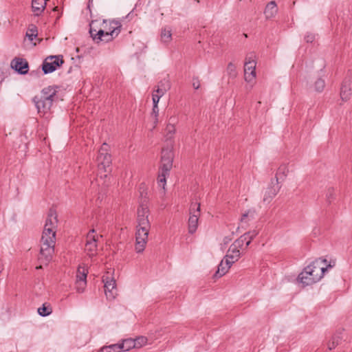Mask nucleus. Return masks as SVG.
<instances>
[{"instance_id": "obj_4", "label": "nucleus", "mask_w": 352, "mask_h": 352, "mask_svg": "<svg viewBox=\"0 0 352 352\" xmlns=\"http://www.w3.org/2000/svg\"><path fill=\"white\" fill-rule=\"evenodd\" d=\"M56 242L50 240V242L41 241L39 261L43 263H48L52 258L54 252V245Z\"/></svg>"}, {"instance_id": "obj_10", "label": "nucleus", "mask_w": 352, "mask_h": 352, "mask_svg": "<svg viewBox=\"0 0 352 352\" xmlns=\"http://www.w3.org/2000/svg\"><path fill=\"white\" fill-rule=\"evenodd\" d=\"M173 152L172 148H163L162 151L160 170L164 173H170L173 167Z\"/></svg>"}, {"instance_id": "obj_41", "label": "nucleus", "mask_w": 352, "mask_h": 352, "mask_svg": "<svg viewBox=\"0 0 352 352\" xmlns=\"http://www.w3.org/2000/svg\"><path fill=\"white\" fill-rule=\"evenodd\" d=\"M227 72L230 75L235 76L236 75V67L232 63H230L227 67Z\"/></svg>"}, {"instance_id": "obj_29", "label": "nucleus", "mask_w": 352, "mask_h": 352, "mask_svg": "<svg viewBox=\"0 0 352 352\" xmlns=\"http://www.w3.org/2000/svg\"><path fill=\"white\" fill-rule=\"evenodd\" d=\"M88 270L82 266H79L76 272V280H87Z\"/></svg>"}, {"instance_id": "obj_19", "label": "nucleus", "mask_w": 352, "mask_h": 352, "mask_svg": "<svg viewBox=\"0 0 352 352\" xmlns=\"http://www.w3.org/2000/svg\"><path fill=\"white\" fill-rule=\"evenodd\" d=\"M239 248L237 245L232 243L230 246L225 258H228L230 261H233V263L237 261L241 255Z\"/></svg>"}, {"instance_id": "obj_37", "label": "nucleus", "mask_w": 352, "mask_h": 352, "mask_svg": "<svg viewBox=\"0 0 352 352\" xmlns=\"http://www.w3.org/2000/svg\"><path fill=\"white\" fill-rule=\"evenodd\" d=\"M325 87L324 80L322 78H318L314 83L315 90L318 92H321L323 91Z\"/></svg>"}, {"instance_id": "obj_24", "label": "nucleus", "mask_w": 352, "mask_h": 352, "mask_svg": "<svg viewBox=\"0 0 352 352\" xmlns=\"http://www.w3.org/2000/svg\"><path fill=\"white\" fill-rule=\"evenodd\" d=\"M277 12V6L275 1H272L267 3L265 9V14L267 19L273 17Z\"/></svg>"}, {"instance_id": "obj_30", "label": "nucleus", "mask_w": 352, "mask_h": 352, "mask_svg": "<svg viewBox=\"0 0 352 352\" xmlns=\"http://www.w3.org/2000/svg\"><path fill=\"white\" fill-rule=\"evenodd\" d=\"M52 312V307L50 305L46 306L43 304L41 307L38 309V313L41 316H47Z\"/></svg>"}, {"instance_id": "obj_39", "label": "nucleus", "mask_w": 352, "mask_h": 352, "mask_svg": "<svg viewBox=\"0 0 352 352\" xmlns=\"http://www.w3.org/2000/svg\"><path fill=\"white\" fill-rule=\"evenodd\" d=\"M133 341H135V348H140L146 344L147 338L144 336H140L133 339Z\"/></svg>"}, {"instance_id": "obj_14", "label": "nucleus", "mask_w": 352, "mask_h": 352, "mask_svg": "<svg viewBox=\"0 0 352 352\" xmlns=\"http://www.w3.org/2000/svg\"><path fill=\"white\" fill-rule=\"evenodd\" d=\"M120 32V25L118 22L111 21L110 22L109 31H104L100 41L109 42L113 39L114 37L117 36Z\"/></svg>"}, {"instance_id": "obj_28", "label": "nucleus", "mask_w": 352, "mask_h": 352, "mask_svg": "<svg viewBox=\"0 0 352 352\" xmlns=\"http://www.w3.org/2000/svg\"><path fill=\"white\" fill-rule=\"evenodd\" d=\"M169 175V173H164L163 170H160V173H159L157 178V184L159 187H160L163 190H165V186L166 184V176Z\"/></svg>"}, {"instance_id": "obj_33", "label": "nucleus", "mask_w": 352, "mask_h": 352, "mask_svg": "<svg viewBox=\"0 0 352 352\" xmlns=\"http://www.w3.org/2000/svg\"><path fill=\"white\" fill-rule=\"evenodd\" d=\"M171 31L164 28L161 33V39L164 43H168L171 39Z\"/></svg>"}, {"instance_id": "obj_8", "label": "nucleus", "mask_w": 352, "mask_h": 352, "mask_svg": "<svg viewBox=\"0 0 352 352\" xmlns=\"http://www.w3.org/2000/svg\"><path fill=\"white\" fill-rule=\"evenodd\" d=\"M107 144L104 143L98 151L96 159L99 170H104L105 172L106 168L111 163V156L107 153Z\"/></svg>"}, {"instance_id": "obj_23", "label": "nucleus", "mask_w": 352, "mask_h": 352, "mask_svg": "<svg viewBox=\"0 0 352 352\" xmlns=\"http://www.w3.org/2000/svg\"><path fill=\"white\" fill-rule=\"evenodd\" d=\"M58 88L57 86H49L45 87L42 90L41 96L45 98V99H51L53 102Z\"/></svg>"}, {"instance_id": "obj_9", "label": "nucleus", "mask_w": 352, "mask_h": 352, "mask_svg": "<svg viewBox=\"0 0 352 352\" xmlns=\"http://www.w3.org/2000/svg\"><path fill=\"white\" fill-rule=\"evenodd\" d=\"M327 263V260L324 258H318L311 262L308 267H311L310 268L315 272L314 278H312L313 280H320L324 275L325 271H327L328 267H331V265L329 264L327 267H324L325 263Z\"/></svg>"}, {"instance_id": "obj_22", "label": "nucleus", "mask_w": 352, "mask_h": 352, "mask_svg": "<svg viewBox=\"0 0 352 352\" xmlns=\"http://www.w3.org/2000/svg\"><path fill=\"white\" fill-rule=\"evenodd\" d=\"M280 186H272L269 187L264 195L263 201L264 202H270L273 197H274L280 190Z\"/></svg>"}, {"instance_id": "obj_21", "label": "nucleus", "mask_w": 352, "mask_h": 352, "mask_svg": "<svg viewBox=\"0 0 352 352\" xmlns=\"http://www.w3.org/2000/svg\"><path fill=\"white\" fill-rule=\"evenodd\" d=\"M47 0H32V8L35 15H40L44 10L46 6Z\"/></svg>"}, {"instance_id": "obj_44", "label": "nucleus", "mask_w": 352, "mask_h": 352, "mask_svg": "<svg viewBox=\"0 0 352 352\" xmlns=\"http://www.w3.org/2000/svg\"><path fill=\"white\" fill-rule=\"evenodd\" d=\"M336 338V336H333L332 337V339H331V341H330L329 343H328V349L329 350H332L333 349L336 348V346H337L336 344H335V339Z\"/></svg>"}, {"instance_id": "obj_53", "label": "nucleus", "mask_w": 352, "mask_h": 352, "mask_svg": "<svg viewBox=\"0 0 352 352\" xmlns=\"http://www.w3.org/2000/svg\"><path fill=\"white\" fill-rule=\"evenodd\" d=\"M224 240H225V242L226 243L227 241H228V239H227L226 238H224Z\"/></svg>"}, {"instance_id": "obj_20", "label": "nucleus", "mask_w": 352, "mask_h": 352, "mask_svg": "<svg viewBox=\"0 0 352 352\" xmlns=\"http://www.w3.org/2000/svg\"><path fill=\"white\" fill-rule=\"evenodd\" d=\"M94 21H91L89 25V34L92 39L95 43H99L102 40V35L104 34V30L100 29L99 30H96L94 28Z\"/></svg>"}, {"instance_id": "obj_26", "label": "nucleus", "mask_w": 352, "mask_h": 352, "mask_svg": "<svg viewBox=\"0 0 352 352\" xmlns=\"http://www.w3.org/2000/svg\"><path fill=\"white\" fill-rule=\"evenodd\" d=\"M118 344L120 346V350L123 351H127L135 348V341H133V339L132 338L124 339Z\"/></svg>"}, {"instance_id": "obj_16", "label": "nucleus", "mask_w": 352, "mask_h": 352, "mask_svg": "<svg viewBox=\"0 0 352 352\" xmlns=\"http://www.w3.org/2000/svg\"><path fill=\"white\" fill-rule=\"evenodd\" d=\"M148 208L143 204L138 209V226H151L148 221Z\"/></svg>"}, {"instance_id": "obj_2", "label": "nucleus", "mask_w": 352, "mask_h": 352, "mask_svg": "<svg viewBox=\"0 0 352 352\" xmlns=\"http://www.w3.org/2000/svg\"><path fill=\"white\" fill-rule=\"evenodd\" d=\"M100 238H102V235L97 234L94 229L91 230L87 235L85 250L87 255L91 258L97 254L98 242Z\"/></svg>"}, {"instance_id": "obj_31", "label": "nucleus", "mask_w": 352, "mask_h": 352, "mask_svg": "<svg viewBox=\"0 0 352 352\" xmlns=\"http://www.w3.org/2000/svg\"><path fill=\"white\" fill-rule=\"evenodd\" d=\"M175 132V125L169 123L167 124L166 128V140H171L173 137V135Z\"/></svg>"}, {"instance_id": "obj_49", "label": "nucleus", "mask_w": 352, "mask_h": 352, "mask_svg": "<svg viewBox=\"0 0 352 352\" xmlns=\"http://www.w3.org/2000/svg\"><path fill=\"white\" fill-rule=\"evenodd\" d=\"M333 336H336V338L335 339V344H336V345H338L339 344V342L340 340L342 339V338L339 336V335H334Z\"/></svg>"}, {"instance_id": "obj_12", "label": "nucleus", "mask_w": 352, "mask_h": 352, "mask_svg": "<svg viewBox=\"0 0 352 352\" xmlns=\"http://www.w3.org/2000/svg\"><path fill=\"white\" fill-rule=\"evenodd\" d=\"M310 267L308 266L305 267L304 270L298 276L299 282L305 285H310L320 280H313L312 278L315 277V272Z\"/></svg>"}, {"instance_id": "obj_40", "label": "nucleus", "mask_w": 352, "mask_h": 352, "mask_svg": "<svg viewBox=\"0 0 352 352\" xmlns=\"http://www.w3.org/2000/svg\"><path fill=\"white\" fill-rule=\"evenodd\" d=\"M247 239L245 238V234L241 235L238 239H236L233 243L237 245L239 248H241L243 243H246Z\"/></svg>"}, {"instance_id": "obj_6", "label": "nucleus", "mask_w": 352, "mask_h": 352, "mask_svg": "<svg viewBox=\"0 0 352 352\" xmlns=\"http://www.w3.org/2000/svg\"><path fill=\"white\" fill-rule=\"evenodd\" d=\"M150 227L151 226H138L135 234V250L138 253L142 252L144 250Z\"/></svg>"}, {"instance_id": "obj_32", "label": "nucleus", "mask_w": 352, "mask_h": 352, "mask_svg": "<svg viewBox=\"0 0 352 352\" xmlns=\"http://www.w3.org/2000/svg\"><path fill=\"white\" fill-rule=\"evenodd\" d=\"M258 232L256 230L245 233V236L247 239L246 247H248L250 244L252 240H253L258 235Z\"/></svg>"}, {"instance_id": "obj_47", "label": "nucleus", "mask_w": 352, "mask_h": 352, "mask_svg": "<svg viewBox=\"0 0 352 352\" xmlns=\"http://www.w3.org/2000/svg\"><path fill=\"white\" fill-rule=\"evenodd\" d=\"M155 92L154 94L158 96L160 98H161L162 96H163L164 95V94L166 92V91H162V89H159L157 87V89L155 90Z\"/></svg>"}, {"instance_id": "obj_38", "label": "nucleus", "mask_w": 352, "mask_h": 352, "mask_svg": "<svg viewBox=\"0 0 352 352\" xmlns=\"http://www.w3.org/2000/svg\"><path fill=\"white\" fill-rule=\"evenodd\" d=\"M104 349L105 352H120V346L118 344H111L109 346H104Z\"/></svg>"}, {"instance_id": "obj_46", "label": "nucleus", "mask_w": 352, "mask_h": 352, "mask_svg": "<svg viewBox=\"0 0 352 352\" xmlns=\"http://www.w3.org/2000/svg\"><path fill=\"white\" fill-rule=\"evenodd\" d=\"M333 197V190L329 189L328 192L327 193V199L329 202H331V199Z\"/></svg>"}, {"instance_id": "obj_51", "label": "nucleus", "mask_w": 352, "mask_h": 352, "mask_svg": "<svg viewBox=\"0 0 352 352\" xmlns=\"http://www.w3.org/2000/svg\"><path fill=\"white\" fill-rule=\"evenodd\" d=\"M349 31L351 32V33L352 34V23H351V25H350L349 27Z\"/></svg>"}, {"instance_id": "obj_11", "label": "nucleus", "mask_w": 352, "mask_h": 352, "mask_svg": "<svg viewBox=\"0 0 352 352\" xmlns=\"http://www.w3.org/2000/svg\"><path fill=\"white\" fill-rule=\"evenodd\" d=\"M38 113H46L49 111L52 106V100L51 99H45L43 96H35L33 99Z\"/></svg>"}, {"instance_id": "obj_17", "label": "nucleus", "mask_w": 352, "mask_h": 352, "mask_svg": "<svg viewBox=\"0 0 352 352\" xmlns=\"http://www.w3.org/2000/svg\"><path fill=\"white\" fill-rule=\"evenodd\" d=\"M232 264L233 261H230L228 258L224 257V260H222L218 265L217 271L214 275V277L219 278L225 275Z\"/></svg>"}, {"instance_id": "obj_27", "label": "nucleus", "mask_w": 352, "mask_h": 352, "mask_svg": "<svg viewBox=\"0 0 352 352\" xmlns=\"http://www.w3.org/2000/svg\"><path fill=\"white\" fill-rule=\"evenodd\" d=\"M289 169L285 164H282L278 168L276 174V181L278 183L279 179L284 180L287 177Z\"/></svg>"}, {"instance_id": "obj_48", "label": "nucleus", "mask_w": 352, "mask_h": 352, "mask_svg": "<svg viewBox=\"0 0 352 352\" xmlns=\"http://www.w3.org/2000/svg\"><path fill=\"white\" fill-rule=\"evenodd\" d=\"M160 98L155 95V94H153V105H156L157 106V104L159 102V100H160Z\"/></svg>"}, {"instance_id": "obj_3", "label": "nucleus", "mask_w": 352, "mask_h": 352, "mask_svg": "<svg viewBox=\"0 0 352 352\" xmlns=\"http://www.w3.org/2000/svg\"><path fill=\"white\" fill-rule=\"evenodd\" d=\"M189 210L188 232L190 234H193L196 232L198 227V221L200 216V204L198 203H192Z\"/></svg>"}, {"instance_id": "obj_7", "label": "nucleus", "mask_w": 352, "mask_h": 352, "mask_svg": "<svg viewBox=\"0 0 352 352\" xmlns=\"http://www.w3.org/2000/svg\"><path fill=\"white\" fill-rule=\"evenodd\" d=\"M254 53H250L247 55L244 64L245 80L247 82H251L256 77V61Z\"/></svg>"}, {"instance_id": "obj_36", "label": "nucleus", "mask_w": 352, "mask_h": 352, "mask_svg": "<svg viewBox=\"0 0 352 352\" xmlns=\"http://www.w3.org/2000/svg\"><path fill=\"white\" fill-rule=\"evenodd\" d=\"M26 36L29 38L30 41H32L37 36V30L35 26H32V28H30L26 32Z\"/></svg>"}, {"instance_id": "obj_5", "label": "nucleus", "mask_w": 352, "mask_h": 352, "mask_svg": "<svg viewBox=\"0 0 352 352\" xmlns=\"http://www.w3.org/2000/svg\"><path fill=\"white\" fill-rule=\"evenodd\" d=\"M64 63L62 56H51L47 57L42 64V70L45 74L54 72Z\"/></svg>"}, {"instance_id": "obj_18", "label": "nucleus", "mask_w": 352, "mask_h": 352, "mask_svg": "<svg viewBox=\"0 0 352 352\" xmlns=\"http://www.w3.org/2000/svg\"><path fill=\"white\" fill-rule=\"evenodd\" d=\"M351 95V80L345 78L340 88V98L342 101H347L349 100Z\"/></svg>"}, {"instance_id": "obj_13", "label": "nucleus", "mask_w": 352, "mask_h": 352, "mask_svg": "<svg viewBox=\"0 0 352 352\" xmlns=\"http://www.w3.org/2000/svg\"><path fill=\"white\" fill-rule=\"evenodd\" d=\"M11 67L19 74H26L29 70L28 62L22 58H14L10 63Z\"/></svg>"}, {"instance_id": "obj_50", "label": "nucleus", "mask_w": 352, "mask_h": 352, "mask_svg": "<svg viewBox=\"0 0 352 352\" xmlns=\"http://www.w3.org/2000/svg\"><path fill=\"white\" fill-rule=\"evenodd\" d=\"M98 352H105V350L104 349V346Z\"/></svg>"}, {"instance_id": "obj_25", "label": "nucleus", "mask_w": 352, "mask_h": 352, "mask_svg": "<svg viewBox=\"0 0 352 352\" xmlns=\"http://www.w3.org/2000/svg\"><path fill=\"white\" fill-rule=\"evenodd\" d=\"M256 210L254 209H249L242 214L241 217V223H248L250 221L255 219Z\"/></svg>"}, {"instance_id": "obj_1", "label": "nucleus", "mask_w": 352, "mask_h": 352, "mask_svg": "<svg viewBox=\"0 0 352 352\" xmlns=\"http://www.w3.org/2000/svg\"><path fill=\"white\" fill-rule=\"evenodd\" d=\"M57 216L55 211L50 210L46 219L41 241L50 240L56 242V227L57 224Z\"/></svg>"}, {"instance_id": "obj_15", "label": "nucleus", "mask_w": 352, "mask_h": 352, "mask_svg": "<svg viewBox=\"0 0 352 352\" xmlns=\"http://www.w3.org/2000/svg\"><path fill=\"white\" fill-rule=\"evenodd\" d=\"M103 282L104 283V293L107 298L109 300L114 299L117 295L116 280L113 278H109L107 277L103 279Z\"/></svg>"}, {"instance_id": "obj_43", "label": "nucleus", "mask_w": 352, "mask_h": 352, "mask_svg": "<svg viewBox=\"0 0 352 352\" xmlns=\"http://www.w3.org/2000/svg\"><path fill=\"white\" fill-rule=\"evenodd\" d=\"M315 39V35L311 33H307L305 36L307 43H312Z\"/></svg>"}, {"instance_id": "obj_54", "label": "nucleus", "mask_w": 352, "mask_h": 352, "mask_svg": "<svg viewBox=\"0 0 352 352\" xmlns=\"http://www.w3.org/2000/svg\"><path fill=\"white\" fill-rule=\"evenodd\" d=\"M224 240H225V242L226 243L227 241H228V239H227L226 238H224Z\"/></svg>"}, {"instance_id": "obj_35", "label": "nucleus", "mask_w": 352, "mask_h": 352, "mask_svg": "<svg viewBox=\"0 0 352 352\" xmlns=\"http://www.w3.org/2000/svg\"><path fill=\"white\" fill-rule=\"evenodd\" d=\"M157 87L162 89L164 91H167L170 88V84L168 79L164 78L158 83Z\"/></svg>"}, {"instance_id": "obj_45", "label": "nucleus", "mask_w": 352, "mask_h": 352, "mask_svg": "<svg viewBox=\"0 0 352 352\" xmlns=\"http://www.w3.org/2000/svg\"><path fill=\"white\" fill-rule=\"evenodd\" d=\"M192 87L195 89H198L199 88L200 82H199V80L198 78H193Z\"/></svg>"}, {"instance_id": "obj_55", "label": "nucleus", "mask_w": 352, "mask_h": 352, "mask_svg": "<svg viewBox=\"0 0 352 352\" xmlns=\"http://www.w3.org/2000/svg\"><path fill=\"white\" fill-rule=\"evenodd\" d=\"M36 268L37 269H41V265H40L39 267H37Z\"/></svg>"}, {"instance_id": "obj_52", "label": "nucleus", "mask_w": 352, "mask_h": 352, "mask_svg": "<svg viewBox=\"0 0 352 352\" xmlns=\"http://www.w3.org/2000/svg\"><path fill=\"white\" fill-rule=\"evenodd\" d=\"M57 9H58V7H55V8H54V11H56V10H57Z\"/></svg>"}, {"instance_id": "obj_42", "label": "nucleus", "mask_w": 352, "mask_h": 352, "mask_svg": "<svg viewBox=\"0 0 352 352\" xmlns=\"http://www.w3.org/2000/svg\"><path fill=\"white\" fill-rule=\"evenodd\" d=\"M158 113H159V109H158V106L153 105L151 116L155 118V121H154V122H155V124H157V116H158Z\"/></svg>"}, {"instance_id": "obj_34", "label": "nucleus", "mask_w": 352, "mask_h": 352, "mask_svg": "<svg viewBox=\"0 0 352 352\" xmlns=\"http://www.w3.org/2000/svg\"><path fill=\"white\" fill-rule=\"evenodd\" d=\"M87 285V280H76V289L78 293H82Z\"/></svg>"}]
</instances>
